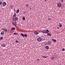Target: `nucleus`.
I'll return each instance as SVG.
<instances>
[{
  "label": "nucleus",
  "instance_id": "nucleus-37",
  "mask_svg": "<svg viewBox=\"0 0 65 65\" xmlns=\"http://www.w3.org/2000/svg\"><path fill=\"white\" fill-rule=\"evenodd\" d=\"M47 58V56H45V58Z\"/></svg>",
  "mask_w": 65,
  "mask_h": 65
},
{
  "label": "nucleus",
  "instance_id": "nucleus-15",
  "mask_svg": "<svg viewBox=\"0 0 65 65\" xmlns=\"http://www.w3.org/2000/svg\"><path fill=\"white\" fill-rule=\"evenodd\" d=\"M45 48L46 49H48L49 48V47L48 46H46L45 47Z\"/></svg>",
  "mask_w": 65,
  "mask_h": 65
},
{
  "label": "nucleus",
  "instance_id": "nucleus-20",
  "mask_svg": "<svg viewBox=\"0 0 65 65\" xmlns=\"http://www.w3.org/2000/svg\"><path fill=\"white\" fill-rule=\"evenodd\" d=\"M4 32L3 31V32H2L1 33V35H3V34H4Z\"/></svg>",
  "mask_w": 65,
  "mask_h": 65
},
{
  "label": "nucleus",
  "instance_id": "nucleus-7",
  "mask_svg": "<svg viewBox=\"0 0 65 65\" xmlns=\"http://www.w3.org/2000/svg\"><path fill=\"white\" fill-rule=\"evenodd\" d=\"M52 41H53V42H56L57 41L56 39H52Z\"/></svg>",
  "mask_w": 65,
  "mask_h": 65
},
{
  "label": "nucleus",
  "instance_id": "nucleus-40",
  "mask_svg": "<svg viewBox=\"0 0 65 65\" xmlns=\"http://www.w3.org/2000/svg\"><path fill=\"white\" fill-rule=\"evenodd\" d=\"M48 0H45V1H47Z\"/></svg>",
  "mask_w": 65,
  "mask_h": 65
},
{
  "label": "nucleus",
  "instance_id": "nucleus-34",
  "mask_svg": "<svg viewBox=\"0 0 65 65\" xmlns=\"http://www.w3.org/2000/svg\"><path fill=\"white\" fill-rule=\"evenodd\" d=\"M48 20H51V18H49L48 19Z\"/></svg>",
  "mask_w": 65,
  "mask_h": 65
},
{
  "label": "nucleus",
  "instance_id": "nucleus-6",
  "mask_svg": "<svg viewBox=\"0 0 65 65\" xmlns=\"http://www.w3.org/2000/svg\"><path fill=\"white\" fill-rule=\"evenodd\" d=\"M42 33H48V32H46V31L43 30L42 31Z\"/></svg>",
  "mask_w": 65,
  "mask_h": 65
},
{
  "label": "nucleus",
  "instance_id": "nucleus-11",
  "mask_svg": "<svg viewBox=\"0 0 65 65\" xmlns=\"http://www.w3.org/2000/svg\"><path fill=\"white\" fill-rule=\"evenodd\" d=\"M11 29V30H15V28L13 27Z\"/></svg>",
  "mask_w": 65,
  "mask_h": 65
},
{
  "label": "nucleus",
  "instance_id": "nucleus-29",
  "mask_svg": "<svg viewBox=\"0 0 65 65\" xmlns=\"http://www.w3.org/2000/svg\"><path fill=\"white\" fill-rule=\"evenodd\" d=\"M13 8V6L11 5V8Z\"/></svg>",
  "mask_w": 65,
  "mask_h": 65
},
{
  "label": "nucleus",
  "instance_id": "nucleus-9",
  "mask_svg": "<svg viewBox=\"0 0 65 65\" xmlns=\"http://www.w3.org/2000/svg\"><path fill=\"white\" fill-rule=\"evenodd\" d=\"M3 4V5L4 6H5L6 5V3L5 2H4Z\"/></svg>",
  "mask_w": 65,
  "mask_h": 65
},
{
  "label": "nucleus",
  "instance_id": "nucleus-1",
  "mask_svg": "<svg viewBox=\"0 0 65 65\" xmlns=\"http://www.w3.org/2000/svg\"><path fill=\"white\" fill-rule=\"evenodd\" d=\"M37 40L39 41H40L42 40V38L41 37L38 38L37 39Z\"/></svg>",
  "mask_w": 65,
  "mask_h": 65
},
{
  "label": "nucleus",
  "instance_id": "nucleus-31",
  "mask_svg": "<svg viewBox=\"0 0 65 65\" xmlns=\"http://www.w3.org/2000/svg\"><path fill=\"white\" fill-rule=\"evenodd\" d=\"M40 60H39V59H37V61H40Z\"/></svg>",
  "mask_w": 65,
  "mask_h": 65
},
{
  "label": "nucleus",
  "instance_id": "nucleus-8",
  "mask_svg": "<svg viewBox=\"0 0 65 65\" xmlns=\"http://www.w3.org/2000/svg\"><path fill=\"white\" fill-rule=\"evenodd\" d=\"M16 19V17H13V21H15Z\"/></svg>",
  "mask_w": 65,
  "mask_h": 65
},
{
  "label": "nucleus",
  "instance_id": "nucleus-43",
  "mask_svg": "<svg viewBox=\"0 0 65 65\" xmlns=\"http://www.w3.org/2000/svg\"><path fill=\"white\" fill-rule=\"evenodd\" d=\"M30 8H31V7H30Z\"/></svg>",
  "mask_w": 65,
  "mask_h": 65
},
{
  "label": "nucleus",
  "instance_id": "nucleus-32",
  "mask_svg": "<svg viewBox=\"0 0 65 65\" xmlns=\"http://www.w3.org/2000/svg\"><path fill=\"white\" fill-rule=\"evenodd\" d=\"M16 20H18V17L16 18Z\"/></svg>",
  "mask_w": 65,
  "mask_h": 65
},
{
  "label": "nucleus",
  "instance_id": "nucleus-2",
  "mask_svg": "<svg viewBox=\"0 0 65 65\" xmlns=\"http://www.w3.org/2000/svg\"><path fill=\"white\" fill-rule=\"evenodd\" d=\"M57 6L58 7H61V4L60 3H58L57 4Z\"/></svg>",
  "mask_w": 65,
  "mask_h": 65
},
{
  "label": "nucleus",
  "instance_id": "nucleus-17",
  "mask_svg": "<svg viewBox=\"0 0 65 65\" xmlns=\"http://www.w3.org/2000/svg\"><path fill=\"white\" fill-rule=\"evenodd\" d=\"M21 36H22L23 37H24V35L23 34L21 33Z\"/></svg>",
  "mask_w": 65,
  "mask_h": 65
},
{
  "label": "nucleus",
  "instance_id": "nucleus-26",
  "mask_svg": "<svg viewBox=\"0 0 65 65\" xmlns=\"http://www.w3.org/2000/svg\"><path fill=\"white\" fill-rule=\"evenodd\" d=\"M62 51L63 52L64 51H65V49L64 48H62Z\"/></svg>",
  "mask_w": 65,
  "mask_h": 65
},
{
  "label": "nucleus",
  "instance_id": "nucleus-38",
  "mask_svg": "<svg viewBox=\"0 0 65 65\" xmlns=\"http://www.w3.org/2000/svg\"><path fill=\"white\" fill-rule=\"evenodd\" d=\"M43 58H45V56H43Z\"/></svg>",
  "mask_w": 65,
  "mask_h": 65
},
{
  "label": "nucleus",
  "instance_id": "nucleus-10",
  "mask_svg": "<svg viewBox=\"0 0 65 65\" xmlns=\"http://www.w3.org/2000/svg\"><path fill=\"white\" fill-rule=\"evenodd\" d=\"M35 34H36V35H37L38 34V32L37 31H35Z\"/></svg>",
  "mask_w": 65,
  "mask_h": 65
},
{
  "label": "nucleus",
  "instance_id": "nucleus-5",
  "mask_svg": "<svg viewBox=\"0 0 65 65\" xmlns=\"http://www.w3.org/2000/svg\"><path fill=\"white\" fill-rule=\"evenodd\" d=\"M19 11L20 9H18L16 11V13H19Z\"/></svg>",
  "mask_w": 65,
  "mask_h": 65
},
{
  "label": "nucleus",
  "instance_id": "nucleus-33",
  "mask_svg": "<svg viewBox=\"0 0 65 65\" xmlns=\"http://www.w3.org/2000/svg\"><path fill=\"white\" fill-rule=\"evenodd\" d=\"M46 45V43H44V45Z\"/></svg>",
  "mask_w": 65,
  "mask_h": 65
},
{
  "label": "nucleus",
  "instance_id": "nucleus-39",
  "mask_svg": "<svg viewBox=\"0 0 65 65\" xmlns=\"http://www.w3.org/2000/svg\"><path fill=\"white\" fill-rule=\"evenodd\" d=\"M50 41H49L48 42V43H50Z\"/></svg>",
  "mask_w": 65,
  "mask_h": 65
},
{
  "label": "nucleus",
  "instance_id": "nucleus-13",
  "mask_svg": "<svg viewBox=\"0 0 65 65\" xmlns=\"http://www.w3.org/2000/svg\"><path fill=\"white\" fill-rule=\"evenodd\" d=\"M3 30H4V31H7V29H5V28H4L3 29Z\"/></svg>",
  "mask_w": 65,
  "mask_h": 65
},
{
  "label": "nucleus",
  "instance_id": "nucleus-12",
  "mask_svg": "<svg viewBox=\"0 0 65 65\" xmlns=\"http://www.w3.org/2000/svg\"><path fill=\"white\" fill-rule=\"evenodd\" d=\"M47 35H48V36H52V34H47Z\"/></svg>",
  "mask_w": 65,
  "mask_h": 65
},
{
  "label": "nucleus",
  "instance_id": "nucleus-24",
  "mask_svg": "<svg viewBox=\"0 0 65 65\" xmlns=\"http://www.w3.org/2000/svg\"><path fill=\"white\" fill-rule=\"evenodd\" d=\"M22 19L24 20L25 21V17H23L22 18Z\"/></svg>",
  "mask_w": 65,
  "mask_h": 65
},
{
  "label": "nucleus",
  "instance_id": "nucleus-30",
  "mask_svg": "<svg viewBox=\"0 0 65 65\" xmlns=\"http://www.w3.org/2000/svg\"><path fill=\"white\" fill-rule=\"evenodd\" d=\"M46 31H47V32H49V30H46Z\"/></svg>",
  "mask_w": 65,
  "mask_h": 65
},
{
  "label": "nucleus",
  "instance_id": "nucleus-28",
  "mask_svg": "<svg viewBox=\"0 0 65 65\" xmlns=\"http://www.w3.org/2000/svg\"><path fill=\"white\" fill-rule=\"evenodd\" d=\"M15 42H16V43H19V42L18 41V40H16L15 41Z\"/></svg>",
  "mask_w": 65,
  "mask_h": 65
},
{
  "label": "nucleus",
  "instance_id": "nucleus-25",
  "mask_svg": "<svg viewBox=\"0 0 65 65\" xmlns=\"http://www.w3.org/2000/svg\"><path fill=\"white\" fill-rule=\"evenodd\" d=\"M2 4V2L1 1H0V5H1Z\"/></svg>",
  "mask_w": 65,
  "mask_h": 65
},
{
  "label": "nucleus",
  "instance_id": "nucleus-18",
  "mask_svg": "<svg viewBox=\"0 0 65 65\" xmlns=\"http://www.w3.org/2000/svg\"><path fill=\"white\" fill-rule=\"evenodd\" d=\"M58 26L60 27V28L62 27V24H60V25H59Z\"/></svg>",
  "mask_w": 65,
  "mask_h": 65
},
{
  "label": "nucleus",
  "instance_id": "nucleus-36",
  "mask_svg": "<svg viewBox=\"0 0 65 65\" xmlns=\"http://www.w3.org/2000/svg\"><path fill=\"white\" fill-rule=\"evenodd\" d=\"M48 44H49V45H50V44H51V42H50V43H49Z\"/></svg>",
  "mask_w": 65,
  "mask_h": 65
},
{
  "label": "nucleus",
  "instance_id": "nucleus-19",
  "mask_svg": "<svg viewBox=\"0 0 65 65\" xmlns=\"http://www.w3.org/2000/svg\"><path fill=\"white\" fill-rule=\"evenodd\" d=\"M14 35H18V33H16V32H15L13 34Z\"/></svg>",
  "mask_w": 65,
  "mask_h": 65
},
{
  "label": "nucleus",
  "instance_id": "nucleus-27",
  "mask_svg": "<svg viewBox=\"0 0 65 65\" xmlns=\"http://www.w3.org/2000/svg\"><path fill=\"white\" fill-rule=\"evenodd\" d=\"M51 59H52V60H54V57H51Z\"/></svg>",
  "mask_w": 65,
  "mask_h": 65
},
{
  "label": "nucleus",
  "instance_id": "nucleus-42",
  "mask_svg": "<svg viewBox=\"0 0 65 65\" xmlns=\"http://www.w3.org/2000/svg\"><path fill=\"white\" fill-rule=\"evenodd\" d=\"M1 21V20L0 19V22Z\"/></svg>",
  "mask_w": 65,
  "mask_h": 65
},
{
  "label": "nucleus",
  "instance_id": "nucleus-4",
  "mask_svg": "<svg viewBox=\"0 0 65 65\" xmlns=\"http://www.w3.org/2000/svg\"><path fill=\"white\" fill-rule=\"evenodd\" d=\"M2 46H3V47H5V46H6V44L5 43H3L1 45Z\"/></svg>",
  "mask_w": 65,
  "mask_h": 65
},
{
  "label": "nucleus",
  "instance_id": "nucleus-41",
  "mask_svg": "<svg viewBox=\"0 0 65 65\" xmlns=\"http://www.w3.org/2000/svg\"><path fill=\"white\" fill-rule=\"evenodd\" d=\"M57 29H59V27H57Z\"/></svg>",
  "mask_w": 65,
  "mask_h": 65
},
{
  "label": "nucleus",
  "instance_id": "nucleus-16",
  "mask_svg": "<svg viewBox=\"0 0 65 65\" xmlns=\"http://www.w3.org/2000/svg\"><path fill=\"white\" fill-rule=\"evenodd\" d=\"M24 37L25 36V37H27V35L26 34H24Z\"/></svg>",
  "mask_w": 65,
  "mask_h": 65
},
{
  "label": "nucleus",
  "instance_id": "nucleus-35",
  "mask_svg": "<svg viewBox=\"0 0 65 65\" xmlns=\"http://www.w3.org/2000/svg\"><path fill=\"white\" fill-rule=\"evenodd\" d=\"M63 0H61V1L62 2H63Z\"/></svg>",
  "mask_w": 65,
  "mask_h": 65
},
{
  "label": "nucleus",
  "instance_id": "nucleus-3",
  "mask_svg": "<svg viewBox=\"0 0 65 65\" xmlns=\"http://www.w3.org/2000/svg\"><path fill=\"white\" fill-rule=\"evenodd\" d=\"M12 24H13V25H14L15 26V25H17V23H16V22H15V21H13L12 22Z\"/></svg>",
  "mask_w": 65,
  "mask_h": 65
},
{
  "label": "nucleus",
  "instance_id": "nucleus-22",
  "mask_svg": "<svg viewBox=\"0 0 65 65\" xmlns=\"http://www.w3.org/2000/svg\"><path fill=\"white\" fill-rule=\"evenodd\" d=\"M24 14H26V13H27V12L26 11H24V12H23Z\"/></svg>",
  "mask_w": 65,
  "mask_h": 65
},
{
  "label": "nucleus",
  "instance_id": "nucleus-14",
  "mask_svg": "<svg viewBox=\"0 0 65 65\" xmlns=\"http://www.w3.org/2000/svg\"><path fill=\"white\" fill-rule=\"evenodd\" d=\"M16 16H17V14H14V15H13V17L15 18V17H16Z\"/></svg>",
  "mask_w": 65,
  "mask_h": 65
},
{
  "label": "nucleus",
  "instance_id": "nucleus-21",
  "mask_svg": "<svg viewBox=\"0 0 65 65\" xmlns=\"http://www.w3.org/2000/svg\"><path fill=\"white\" fill-rule=\"evenodd\" d=\"M26 7H28V6H29V4H26Z\"/></svg>",
  "mask_w": 65,
  "mask_h": 65
},
{
  "label": "nucleus",
  "instance_id": "nucleus-23",
  "mask_svg": "<svg viewBox=\"0 0 65 65\" xmlns=\"http://www.w3.org/2000/svg\"><path fill=\"white\" fill-rule=\"evenodd\" d=\"M3 39V37H2L0 38V40H1L2 39Z\"/></svg>",
  "mask_w": 65,
  "mask_h": 65
}]
</instances>
